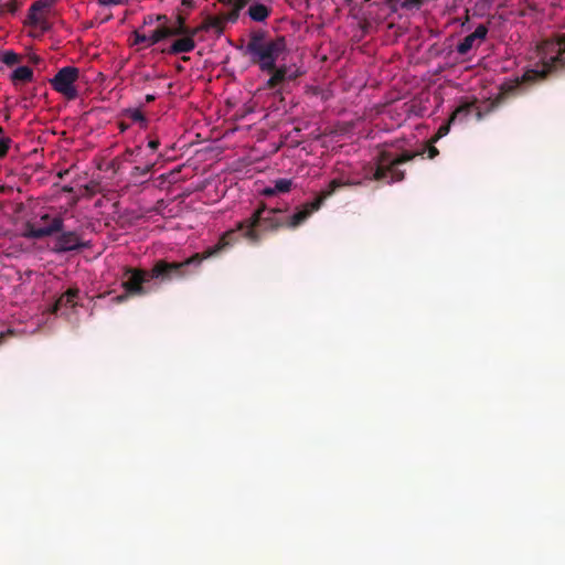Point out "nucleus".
I'll use <instances>...</instances> for the list:
<instances>
[{"instance_id":"nucleus-34","label":"nucleus","mask_w":565,"mask_h":565,"mask_svg":"<svg viewBox=\"0 0 565 565\" xmlns=\"http://www.w3.org/2000/svg\"><path fill=\"white\" fill-rule=\"evenodd\" d=\"M160 146V140L158 138L150 139L147 143L148 149L152 152H156Z\"/></svg>"},{"instance_id":"nucleus-10","label":"nucleus","mask_w":565,"mask_h":565,"mask_svg":"<svg viewBox=\"0 0 565 565\" xmlns=\"http://www.w3.org/2000/svg\"><path fill=\"white\" fill-rule=\"evenodd\" d=\"M488 34V28L484 24H479L475 31L465 36L457 45V52L461 55L467 54L473 46L475 43L481 42Z\"/></svg>"},{"instance_id":"nucleus-9","label":"nucleus","mask_w":565,"mask_h":565,"mask_svg":"<svg viewBox=\"0 0 565 565\" xmlns=\"http://www.w3.org/2000/svg\"><path fill=\"white\" fill-rule=\"evenodd\" d=\"M288 66L286 64L274 66V70L266 72L270 74V77L265 82L264 89L275 90L278 86H280L285 81H292L297 77L295 74H289Z\"/></svg>"},{"instance_id":"nucleus-35","label":"nucleus","mask_w":565,"mask_h":565,"mask_svg":"<svg viewBox=\"0 0 565 565\" xmlns=\"http://www.w3.org/2000/svg\"><path fill=\"white\" fill-rule=\"evenodd\" d=\"M262 194L264 196H274L277 195L274 184L270 186H266L262 190Z\"/></svg>"},{"instance_id":"nucleus-14","label":"nucleus","mask_w":565,"mask_h":565,"mask_svg":"<svg viewBox=\"0 0 565 565\" xmlns=\"http://www.w3.org/2000/svg\"><path fill=\"white\" fill-rule=\"evenodd\" d=\"M156 164H157V159H151V158H146L145 160L141 159L131 169L130 175H131V178L146 177L147 174L152 172Z\"/></svg>"},{"instance_id":"nucleus-19","label":"nucleus","mask_w":565,"mask_h":565,"mask_svg":"<svg viewBox=\"0 0 565 565\" xmlns=\"http://www.w3.org/2000/svg\"><path fill=\"white\" fill-rule=\"evenodd\" d=\"M172 36L171 35V32L168 30V25H162L158 29H156L151 35L148 36L149 39V46H152L157 43H159L160 41L167 39V38H170Z\"/></svg>"},{"instance_id":"nucleus-44","label":"nucleus","mask_w":565,"mask_h":565,"mask_svg":"<svg viewBox=\"0 0 565 565\" xmlns=\"http://www.w3.org/2000/svg\"><path fill=\"white\" fill-rule=\"evenodd\" d=\"M7 334H12V331L8 330L7 332H1L0 333V343L3 342V339L7 337Z\"/></svg>"},{"instance_id":"nucleus-45","label":"nucleus","mask_w":565,"mask_h":565,"mask_svg":"<svg viewBox=\"0 0 565 565\" xmlns=\"http://www.w3.org/2000/svg\"><path fill=\"white\" fill-rule=\"evenodd\" d=\"M153 22V17L152 15H148L145 18V24H151Z\"/></svg>"},{"instance_id":"nucleus-16","label":"nucleus","mask_w":565,"mask_h":565,"mask_svg":"<svg viewBox=\"0 0 565 565\" xmlns=\"http://www.w3.org/2000/svg\"><path fill=\"white\" fill-rule=\"evenodd\" d=\"M57 233V224H53L51 227H44L42 225L35 226V225H29L26 237L29 238H35L41 239L47 236H52L53 234Z\"/></svg>"},{"instance_id":"nucleus-31","label":"nucleus","mask_w":565,"mask_h":565,"mask_svg":"<svg viewBox=\"0 0 565 565\" xmlns=\"http://www.w3.org/2000/svg\"><path fill=\"white\" fill-rule=\"evenodd\" d=\"M134 44H145L147 47H149V39L147 35L139 33L138 31L134 32Z\"/></svg>"},{"instance_id":"nucleus-46","label":"nucleus","mask_w":565,"mask_h":565,"mask_svg":"<svg viewBox=\"0 0 565 565\" xmlns=\"http://www.w3.org/2000/svg\"><path fill=\"white\" fill-rule=\"evenodd\" d=\"M239 2V7H245L250 0H237Z\"/></svg>"},{"instance_id":"nucleus-4","label":"nucleus","mask_w":565,"mask_h":565,"mask_svg":"<svg viewBox=\"0 0 565 565\" xmlns=\"http://www.w3.org/2000/svg\"><path fill=\"white\" fill-rule=\"evenodd\" d=\"M243 50L249 62L256 65L260 72L274 70L275 64L287 52V41L284 35L270 38L263 29H254L248 34V42Z\"/></svg>"},{"instance_id":"nucleus-39","label":"nucleus","mask_w":565,"mask_h":565,"mask_svg":"<svg viewBox=\"0 0 565 565\" xmlns=\"http://www.w3.org/2000/svg\"><path fill=\"white\" fill-rule=\"evenodd\" d=\"M30 61H31L33 64H39L42 60H41V57H40V56H38V55H32V56L30 57Z\"/></svg>"},{"instance_id":"nucleus-42","label":"nucleus","mask_w":565,"mask_h":565,"mask_svg":"<svg viewBox=\"0 0 565 565\" xmlns=\"http://www.w3.org/2000/svg\"><path fill=\"white\" fill-rule=\"evenodd\" d=\"M220 2L224 3V4H227V6H232L234 7L235 2L237 0H218Z\"/></svg>"},{"instance_id":"nucleus-22","label":"nucleus","mask_w":565,"mask_h":565,"mask_svg":"<svg viewBox=\"0 0 565 565\" xmlns=\"http://www.w3.org/2000/svg\"><path fill=\"white\" fill-rule=\"evenodd\" d=\"M124 115L127 118H129L131 121L139 122L142 128L147 127L148 121H147L143 113L140 109H138V108L126 109Z\"/></svg>"},{"instance_id":"nucleus-11","label":"nucleus","mask_w":565,"mask_h":565,"mask_svg":"<svg viewBox=\"0 0 565 565\" xmlns=\"http://www.w3.org/2000/svg\"><path fill=\"white\" fill-rule=\"evenodd\" d=\"M472 113H476V117L478 120H480L483 116L482 110L477 106L476 100L465 102L452 111L450 116V121H462Z\"/></svg>"},{"instance_id":"nucleus-38","label":"nucleus","mask_w":565,"mask_h":565,"mask_svg":"<svg viewBox=\"0 0 565 565\" xmlns=\"http://www.w3.org/2000/svg\"><path fill=\"white\" fill-rule=\"evenodd\" d=\"M182 4H183L184 7H186V8H190V9H192V8H194V7H195V2H194V0H182Z\"/></svg>"},{"instance_id":"nucleus-23","label":"nucleus","mask_w":565,"mask_h":565,"mask_svg":"<svg viewBox=\"0 0 565 565\" xmlns=\"http://www.w3.org/2000/svg\"><path fill=\"white\" fill-rule=\"evenodd\" d=\"M40 222L44 227H51L53 224H57V233L62 232L64 227V220L61 216L51 217L49 214L41 216Z\"/></svg>"},{"instance_id":"nucleus-8","label":"nucleus","mask_w":565,"mask_h":565,"mask_svg":"<svg viewBox=\"0 0 565 565\" xmlns=\"http://www.w3.org/2000/svg\"><path fill=\"white\" fill-rule=\"evenodd\" d=\"M87 246L88 244L81 242L79 236L75 232L62 231L55 238L53 250L55 253H67L72 250H78Z\"/></svg>"},{"instance_id":"nucleus-21","label":"nucleus","mask_w":565,"mask_h":565,"mask_svg":"<svg viewBox=\"0 0 565 565\" xmlns=\"http://www.w3.org/2000/svg\"><path fill=\"white\" fill-rule=\"evenodd\" d=\"M203 28L206 29L207 31L213 29L217 33H222L224 30V19L221 17H211L210 15L203 21Z\"/></svg>"},{"instance_id":"nucleus-25","label":"nucleus","mask_w":565,"mask_h":565,"mask_svg":"<svg viewBox=\"0 0 565 565\" xmlns=\"http://www.w3.org/2000/svg\"><path fill=\"white\" fill-rule=\"evenodd\" d=\"M0 61L8 66H13L22 61V56L13 51H4L0 56Z\"/></svg>"},{"instance_id":"nucleus-28","label":"nucleus","mask_w":565,"mask_h":565,"mask_svg":"<svg viewBox=\"0 0 565 565\" xmlns=\"http://www.w3.org/2000/svg\"><path fill=\"white\" fill-rule=\"evenodd\" d=\"M452 122H454V121H450V118H449L447 122L443 124V125L438 128V130H437L436 135L433 137L431 142H436V141H437V140H439L440 138L445 137V136L449 132V130H450V125H451Z\"/></svg>"},{"instance_id":"nucleus-1","label":"nucleus","mask_w":565,"mask_h":565,"mask_svg":"<svg viewBox=\"0 0 565 565\" xmlns=\"http://www.w3.org/2000/svg\"><path fill=\"white\" fill-rule=\"evenodd\" d=\"M234 236L233 231L225 232L215 245L207 247L202 253H195L181 262L159 259L150 270L126 267L121 286L128 295L140 297L150 291L147 284L152 279L159 282L184 279L196 273L204 259L216 257L228 249L235 239Z\"/></svg>"},{"instance_id":"nucleus-32","label":"nucleus","mask_w":565,"mask_h":565,"mask_svg":"<svg viewBox=\"0 0 565 565\" xmlns=\"http://www.w3.org/2000/svg\"><path fill=\"white\" fill-rule=\"evenodd\" d=\"M129 0H97L98 4L109 7V6H122L126 4Z\"/></svg>"},{"instance_id":"nucleus-2","label":"nucleus","mask_w":565,"mask_h":565,"mask_svg":"<svg viewBox=\"0 0 565 565\" xmlns=\"http://www.w3.org/2000/svg\"><path fill=\"white\" fill-rule=\"evenodd\" d=\"M345 183L340 179H333L328 186L319 193V195L297 207L296 212L289 216H278L285 212L280 207H267L265 203H260L253 214L237 224L233 231L235 239L231 246L238 241L237 231L243 232V236L252 244H258L262 241V231H278L280 228L296 230L301 226L316 211H318L323 202L331 196L338 189L344 186Z\"/></svg>"},{"instance_id":"nucleus-15","label":"nucleus","mask_w":565,"mask_h":565,"mask_svg":"<svg viewBox=\"0 0 565 565\" xmlns=\"http://www.w3.org/2000/svg\"><path fill=\"white\" fill-rule=\"evenodd\" d=\"M271 13V9L264 3H254L248 10V17L255 22H264Z\"/></svg>"},{"instance_id":"nucleus-18","label":"nucleus","mask_w":565,"mask_h":565,"mask_svg":"<svg viewBox=\"0 0 565 565\" xmlns=\"http://www.w3.org/2000/svg\"><path fill=\"white\" fill-rule=\"evenodd\" d=\"M185 17L178 14L175 18V22L173 25L168 26V30L171 32L172 36H178L180 34H186L189 26L185 22Z\"/></svg>"},{"instance_id":"nucleus-13","label":"nucleus","mask_w":565,"mask_h":565,"mask_svg":"<svg viewBox=\"0 0 565 565\" xmlns=\"http://www.w3.org/2000/svg\"><path fill=\"white\" fill-rule=\"evenodd\" d=\"M180 39L173 41L167 50L169 54L177 55L180 53H189L195 49V41L188 34H180Z\"/></svg>"},{"instance_id":"nucleus-7","label":"nucleus","mask_w":565,"mask_h":565,"mask_svg":"<svg viewBox=\"0 0 565 565\" xmlns=\"http://www.w3.org/2000/svg\"><path fill=\"white\" fill-rule=\"evenodd\" d=\"M55 0H36L29 9L25 24L32 28H38L42 33L49 32L52 24L49 21L52 8Z\"/></svg>"},{"instance_id":"nucleus-27","label":"nucleus","mask_w":565,"mask_h":565,"mask_svg":"<svg viewBox=\"0 0 565 565\" xmlns=\"http://www.w3.org/2000/svg\"><path fill=\"white\" fill-rule=\"evenodd\" d=\"M10 142L11 139L6 137L2 127H0V158H3L8 153Z\"/></svg>"},{"instance_id":"nucleus-24","label":"nucleus","mask_w":565,"mask_h":565,"mask_svg":"<svg viewBox=\"0 0 565 565\" xmlns=\"http://www.w3.org/2000/svg\"><path fill=\"white\" fill-rule=\"evenodd\" d=\"M274 186H275V190H276V193L277 194H281V193H288L291 189H292V185H294V181L291 179H277L273 182Z\"/></svg>"},{"instance_id":"nucleus-17","label":"nucleus","mask_w":565,"mask_h":565,"mask_svg":"<svg viewBox=\"0 0 565 565\" xmlns=\"http://www.w3.org/2000/svg\"><path fill=\"white\" fill-rule=\"evenodd\" d=\"M11 81L14 85L18 83H28L33 78V71L29 66H19L11 74Z\"/></svg>"},{"instance_id":"nucleus-37","label":"nucleus","mask_w":565,"mask_h":565,"mask_svg":"<svg viewBox=\"0 0 565 565\" xmlns=\"http://www.w3.org/2000/svg\"><path fill=\"white\" fill-rule=\"evenodd\" d=\"M128 297H130V295H128V294L125 291V294H124V295L116 296V297L114 298V301H115V302H117V303H119V302L125 301Z\"/></svg>"},{"instance_id":"nucleus-48","label":"nucleus","mask_w":565,"mask_h":565,"mask_svg":"<svg viewBox=\"0 0 565 565\" xmlns=\"http://www.w3.org/2000/svg\"><path fill=\"white\" fill-rule=\"evenodd\" d=\"M66 173H67V171L58 172V178H63L64 174H66Z\"/></svg>"},{"instance_id":"nucleus-29","label":"nucleus","mask_w":565,"mask_h":565,"mask_svg":"<svg viewBox=\"0 0 565 565\" xmlns=\"http://www.w3.org/2000/svg\"><path fill=\"white\" fill-rule=\"evenodd\" d=\"M422 0H402L397 7L406 10H418L422 7Z\"/></svg>"},{"instance_id":"nucleus-30","label":"nucleus","mask_w":565,"mask_h":565,"mask_svg":"<svg viewBox=\"0 0 565 565\" xmlns=\"http://www.w3.org/2000/svg\"><path fill=\"white\" fill-rule=\"evenodd\" d=\"M244 7H239V2L236 1L232 11L227 14V20L231 21V22H235L238 17H239V11L243 9Z\"/></svg>"},{"instance_id":"nucleus-20","label":"nucleus","mask_w":565,"mask_h":565,"mask_svg":"<svg viewBox=\"0 0 565 565\" xmlns=\"http://www.w3.org/2000/svg\"><path fill=\"white\" fill-rule=\"evenodd\" d=\"M143 153V148L141 146H136L134 148H127L124 152V160L131 163H137L141 159Z\"/></svg>"},{"instance_id":"nucleus-41","label":"nucleus","mask_w":565,"mask_h":565,"mask_svg":"<svg viewBox=\"0 0 565 565\" xmlns=\"http://www.w3.org/2000/svg\"><path fill=\"white\" fill-rule=\"evenodd\" d=\"M402 0H387L388 4L393 8H396Z\"/></svg>"},{"instance_id":"nucleus-50","label":"nucleus","mask_w":565,"mask_h":565,"mask_svg":"<svg viewBox=\"0 0 565 565\" xmlns=\"http://www.w3.org/2000/svg\"><path fill=\"white\" fill-rule=\"evenodd\" d=\"M371 0H364V2H370Z\"/></svg>"},{"instance_id":"nucleus-26","label":"nucleus","mask_w":565,"mask_h":565,"mask_svg":"<svg viewBox=\"0 0 565 565\" xmlns=\"http://www.w3.org/2000/svg\"><path fill=\"white\" fill-rule=\"evenodd\" d=\"M22 6L21 0H8L7 2H1V8H3V13H15L20 7Z\"/></svg>"},{"instance_id":"nucleus-43","label":"nucleus","mask_w":565,"mask_h":565,"mask_svg":"<svg viewBox=\"0 0 565 565\" xmlns=\"http://www.w3.org/2000/svg\"><path fill=\"white\" fill-rule=\"evenodd\" d=\"M156 20H157V21L167 22V21H168V18H167V15H164V14H158V15L156 17Z\"/></svg>"},{"instance_id":"nucleus-12","label":"nucleus","mask_w":565,"mask_h":565,"mask_svg":"<svg viewBox=\"0 0 565 565\" xmlns=\"http://www.w3.org/2000/svg\"><path fill=\"white\" fill-rule=\"evenodd\" d=\"M79 289L76 287L68 288L62 296H60L53 305L52 312L57 313L63 308H74L78 297Z\"/></svg>"},{"instance_id":"nucleus-40","label":"nucleus","mask_w":565,"mask_h":565,"mask_svg":"<svg viewBox=\"0 0 565 565\" xmlns=\"http://www.w3.org/2000/svg\"><path fill=\"white\" fill-rule=\"evenodd\" d=\"M145 100H146V103H152L156 100V96L152 94H148V95H146Z\"/></svg>"},{"instance_id":"nucleus-49","label":"nucleus","mask_w":565,"mask_h":565,"mask_svg":"<svg viewBox=\"0 0 565 565\" xmlns=\"http://www.w3.org/2000/svg\"><path fill=\"white\" fill-rule=\"evenodd\" d=\"M189 60H190V57H189V56H183V57H182V61H184V62H188Z\"/></svg>"},{"instance_id":"nucleus-33","label":"nucleus","mask_w":565,"mask_h":565,"mask_svg":"<svg viewBox=\"0 0 565 565\" xmlns=\"http://www.w3.org/2000/svg\"><path fill=\"white\" fill-rule=\"evenodd\" d=\"M207 30L203 28V22L196 26V28H190L188 29L186 34L190 35L193 40L200 32H206Z\"/></svg>"},{"instance_id":"nucleus-6","label":"nucleus","mask_w":565,"mask_h":565,"mask_svg":"<svg viewBox=\"0 0 565 565\" xmlns=\"http://www.w3.org/2000/svg\"><path fill=\"white\" fill-rule=\"evenodd\" d=\"M79 78V70L75 66H64L57 71L55 76L50 79L52 88L63 95L68 100H74L78 96L75 83Z\"/></svg>"},{"instance_id":"nucleus-3","label":"nucleus","mask_w":565,"mask_h":565,"mask_svg":"<svg viewBox=\"0 0 565 565\" xmlns=\"http://www.w3.org/2000/svg\"><path fill=\"white\" fill-rule=\"evenodd\" d=\"M530 61L531 67L522 76L502 83L500 94L489 104L487 111L493 110L507 97L523 94L527 86L545 81L551 74L565 70V34L539 42Z\"/></svg>"},{"instance_id":"nucleus-47","label":"nucleus","mask_w":565,"mask_h":565,"mask_svg":"<svg viewBox=\"0 0 565 565\" xmlns=\"http://www.w3.org/2000/svg\"><path fill=\"white\" fill-rule=\"evenodd\" d=\"M127 125H125L124 122H120V130L124 131L127 129Z\"/></svg>"},{"instance_id":"nucleus-36","label":"nucleus","mask_w":565,"mask_h":565,"mask_svg":"<svg viewBox=\"0 0 565 565\" xmlns=\"http://www.w3.org/2000/svg\"><path fill=\"white\" fill-rule=\"evenodd\" d=\"M427 152L429 159H434L439 153L438 149L433 145L428 146Z\"/></svg>"},{"instance_id":"nucleus-5","label":"nucleus","mask_w":565,"mask_h":565,"mask_svg":"<svg viewBox=\"0 0 565 565\" xmlns=\"http://www.w3.org/2000/svg\"><path fill=\"white\" fill-rule=\"evenodd\" d=\"M418 152L404 151L394 157L388 151H381L376 158V168L373 179L376 181L387 180V183L399 182L404 180L405 172L398 168L399 164L413 160Z\"/></svg>"}]
</instances>
